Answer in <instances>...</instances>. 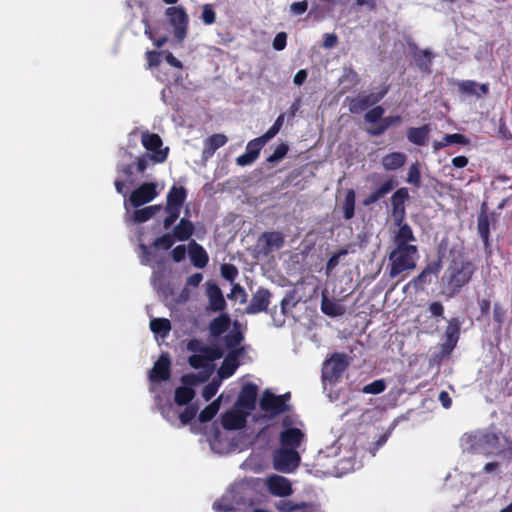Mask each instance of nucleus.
<instances>
[{"instance_id":"nucleus-1","label":"nucleus","mask_w":512,"mask_h":512,"mask_svg":"<svg viewBox=\"0 0 512 512\" xmlns=\"http://www.w3.org/2000/svg\"><path fill=\"white\" fill-rule=\"evenodd\" d=\"M416 241L410 225H402L395 232L392 238L394 247L388 254L390 278L415 269L419 257L418 247L414 244Z\"/></svg>"},{"instance_id":"nucleus-2","label":"nucleus","mask_w":512,"mask_h":512,"mask_svg":"<svg viewBox=\"0 0 512 512\" xmlns=\"http://www.w3.org/2000/svg\"><path fill=\"white\" fill-rule=\"evenodd\" d=\"M475 271L476 266L470 260L462 256L453 258L441 277V294L448 299L457 296L469 284Z\"/></svg>"},{"instance_id":"nucleus-3","label":"nucleus","mask_w":512,"mask_h":512,"mask_svg":"<svg viewBox=\"0 0 512 512\" xmlns=\"http://www.w3.org/2000/svg\"><path fill=\"white\" fill-rule=\"evenodd\" d=\"M186 349L192 354L188 358L189 365L194 369L205 368L210 362L223 357V350L216 345H203L199 339H191L186 344Z\"/></svg>"},{"instance_id":"nucleus-4","label":"nucleus","mask_w":512,"mask_h":512,"mask_svg":"<svg viewBox=\"0 0 512 512\" xmlns=\"http://www.w3.org/2000/svg\"><path fill=\"white\" fill-rule=\"evenodd\" d=\"M167 21L173 28L174 37L177 42H182L188 31L189 18L182 6H171L165 11Z\"/></svg>"},{"instance_id":"nucleus-5","label":"nucleus","mask_w":512,"mask_h":512,"mask_svg":"<svg viewBox=\"0 0 512 512\" xmlns=\"http://www.w3.org/2000/svg\"><path fill=\"white\" fill-rule=\"evenodd\" d=\"M349 363L344 353L335 352L326 359L322 367V378L329 383H336L347 369Z\"/></svg>"},{"instance_id":"nucleus-6","label":"nucleus","mask_w":512,"mask_h":512,"mask_svg":"<svg viewBox=\"0 0 512 512\" xmlns=\"http://www.w3.org/2000/svg\"><path fill=\"white\" fill-rule=\"evenodd\" d=\"M301 461V457L296 449L280 447L273 457L274 468L277 471L291 473L295 471Z\"/></svg>"},{"instance_id":"nucleus-7","label":"nucleus","mask_w":512,"mask_h":512,"mask_svg":"<svg viewBox=\"0 0 512 512\" xmlns=\"http://www.w3.org/2000/svg\"><path fill=\"white\" fill-rule=\"evenodd\" d=\"M409 199V191L406 187L397 189L391 196L392 217L395 225L401 228L402 225H409L405 222L406 207L405 202Z\"/></svg>"},{"instance_id":"nucleus-8","label":"nucleus","mask_w":512,"mask_h":512,"mask_svg":"<svg viewBox=\"0 0 512 512\" xmlns=\"http://www.w3.org/2000/svg\"><path fill=\"white\" fill-rule=\"evenodd\" d=\"M441 269V259L428 263L416 277H414L410 282L406 284L404 290L410 287H412L415 291L423 290L426 284L431 283V276H437Z\"/></svg>"},{"instance_id":"nucleus-9","label":"nucleus","mask_w":512,"mask_h":512,"mask_svg":"<svg viewBox=\"0 0 512 512\" xmlns=\"http://www.w3.org/2000/svg\"><path fill=\"white\" fill-rule=\"evenodd\" d=\"M158 196L157 184L154 182H144L129 196V203L138 208L153 201Z\"/></svg>"},{"instance_id":"nucleus-10","label":"nucleus","mask_w":512,"mask_h":512,"mask_svg":"<svg viewBox=\"0 0 512 512\" xmlns=\"http://www.w3.org/2000/svg\"><path fill=\"white\" fill-rule=\"evenodd\" d=\"M257 394L258 387L254 383L245 384L238 394L235 408L248 411V414H250L256 407Z\"/></svg>"},{"instance_id":"nucleus-11","label":"nucleus","mask_w":512,"mask_h":512,"mask_svg":"<svg viewBox=\"0 0 512 512\" xmlns=\"http://www.w3.org/2000/svg\"><path fill=\"white\" fill-rule=\"evenodd\" d=\"M281 398L266 390L260 399V408L271 416L284 413L290 409V406L287 403H283Z\"/></svg>"},{"instance_id":"nucleus-12","label":"nucleus","mask_w":512,"mask_h":512,"mask_svg":"<svg viewBox=\"0 0 512 512\" xmlns=\"http://www.w3.org/2000/svg\"><path fill=\"white\" fill-rule=\"evenodd\" d=\"M141 142L145 149L154 153L153 160L159 163L166 160L168 149L161 150L163 141L158 134L146 131L142 133Z\"/></svg>"},{"instance_id":"nucleus-13","label":"nucleus","mask_w":512,"mask_h":512,"mask_svg":"<svg viewBox=\"0 0 512 512\" xmlns=\"http://www.w3.org/2000/svg\"><path fill=\"white\" fill-rule=\"evenodd\" d=\"M386 93L387 89H383L377 93H370L368 95L352 98L349 102V111L353 114H358L380 102Z\"/></svg>"},{"instance_id":"nucleus-14","label":"nucleus","mask_w":512,"mask_h":512,"mask_svg":"<svg viewBox=\"0 0 512 512\" xmlns=\"http://www.w3.org/2000/svg\"><path fill=\"white\" fill-rule=\"evenodd\" d=\"M268 142L263 135L254 138L247 143L246 151L236 158L239 166H247L252 164L259 156L261 149Z\"/></svg>"},{"instance_id":"nucleus-15","label":"nucleus","mask_w":512,"mask_h":512,"mask_svg":"<svg viewBox=\"0 0 512 512\" xmlns=\"http://www.w3.org/2000/svg\"><path fill=\"white\" fill-rule=\"evenodd\" d=\"M271 293L268 289L260 287L253 295L250 303L245 308L249 315L267 311L270 304Z\"/></svg>"},{"instance_id":"nucleus-16","label":"nucleus","mask_w":512,"mask_h":512,"mask_svg":"<svg viewBox=\"0 0 512 512\" xmlns=\"http://www.w3.org/2000/svg\"><path fill=\"white\" fill-rule=\"evenodd\" d=\"M171 360L167 353L160 355L150 371V380L153 382L167 381L171 376Z\"/></svg>"},{"instance_id":"nucleus-17","label":"nucleus","mask_w":512,"mask_h":512,"mask_svg":"<svg viewBox=\"0 0 512 512\" xmlns=\"http://www.w3.org/2000/svg\"><path fill=\"white\" fill-rule=\"evenodd\" d=\"M305 439L304 432L299 428L283 429L279 434V442L283 448H299Z\"/></svg>"},{"instance_id":"nucleus-18","label":"nucleus","mask_w":512,"mask_h":512,"mask_svg":"<svg viewBox=\"0 0 512 512\" xmlns=\"http://www.w3.org/2000/svg\"><path fill=\"white\" fill-rule=\"evenodd\" d=\"M267 486L269 492L278 497H286L292 494L291 482L280 475H272L268 478Z\"/></svg>"},{"instance_id":"nucleus-19","label":"nucleus","mask_w":512,"mask_h":512,"mask_svg":"<svg viewBox=\"0 0 512 512\" xmlns=\"http://www.w3.org/2000/svg\"><path fill=\"white\" fill-rule=\"evenodd\" d=\"M242 353L243 348H236L228 352L218 370L220 378L226 379L235 373L239 366L238 358Z\"/></svg>"},{"instance_id":"nucleus-20","label":"nucleus","mask_w":512,"mask_h":512,"mask_svg":"<svg viewBox=\"0 0 512 512\" xmlns=\"http://www.w3.org/2000/svg\"><path fill=\"white\" fill-rule=\"evenodd\" d=\"M460 326L461 322L457 317L448 320L445 330V342L442 345L444 352L449 353L456 347L460 337Z\"/></svg>"},{"instance_id":"nucleus-21","label":"nucleus","mask_w":512,"mask_h":512,"mask_svg":"<svg viewBox=\"0 0 512 512\" xmlns=\"http://www.w3.org/2000/svg\"><path fill=\"white\" fill-rule=\"evenodd\" d=\"M249 416L248 411L236 409L235 411L226 412L222 416V425L227 430L241 429L246 424V419Z\"/></svg>"},{"instance_id":"nucleus-22","label":"nucleus","mask_w":512,"mask_h":512,"mask_svg":"<svg viewBox=\"0 0 512 512\" xmlns=\"http://www.w3.org/2000/svg\"><path fill=\"white\" fill-rule=\"evenodd\" d=\"M398 186V181L394 177H389L386 179L377 189L372 191L362 202L364 206H370L385 195L390 193L395 187Z\"/></svg>"},{"instance_id":"nucleus-23","label":"nucleus","mask_w":512,"mask_h":512,"mask_svg":"<svg viewBox=\"0 0 512 512\" xmlns=\"http://www.w3.org/2000/svg\"><path fill=\"white\" fill-rule=\"evenodd\" d=\"M228 142L226 135L215 133L206 138L203 142L202 158L208 160L211 158L217 149L223 147Z\"/></svg>"},{"instance_id":"nucleus-24","label":"nucleus","mask_w":512,"mask_h":512,"mask_svg":"<svg viewBox=\"0 0 512 512\" xmlns=\"http://www.w3.org/2000/svg\"><path fill=\"white\" fill-rule=\"evenodd\" d=\"M209 309L213 312H221L226 308V301L220 287L217 284H209L207 287Z\"/></svg>"},{"instance_id":"nucleus-25","label":"nucleus","mask_w":512,"mask_h":512,"mask_svg":"<svg viewBox=\"0 0 512 512\" xmlns=\"http://www.w3.org/2000/svg\"><path fill=\"white\" fill-rule=\"evenodd\" d=\"M191 262L196 268L202 269L207 266L209 257L206 250L196 241H191L188 245Z\"/></svg>"},{"instance_id":"nucleus-26","label":"nucleus","mask_w":512,"mask_h":512,"mask_svg":"<svg viewBox=\"0 0 512 512\" xmlns=\"http://www.w3.org/2000/svg\"><path fill=\"white\" fill-rule=\"evenodd\" d=\"M195 227L191 220L183 217L173 228L172 234L177 241L184 242L191 238L194 234Z\"/></svg>"},{"instance_id":"nucleus-27","label":"nucleus","mask_w":512,"mask_h":512,"mask_svg":"<svg viewBox=\"0 0 512 512\" xmlns=\"http://www.w3.org/2000/svg\"><path fill=\"white\" fill-rule=\"evenodd\" d=\"M259 241L264 242V250L266 253L282 248L285 243L283 234L278 231L262 233Z\"/></svg>"},{"instance_id":"nucleus-28","label":"nucleus","mask_w":512,"mask_h":512,"mask_svg":"<svg viewBox=\"0 0 512 512\" xmlns=\"http://www.w3.org/2000/svg\"><path fill=\"white\" fill-rule=\"evenodd\" d=\"M406 161V154L397 151L384 155L381 159V164L385 171H395L403 167Z\"/></svg>"},{"instance_id":"nucleus-29","label":"nucleus","mask_w":512,"mask_h":512,"mask_svg":"<svg viewBox=\"0 0 512 512\" xmlns=\"http://www.w3.org/2000/svg\"><path fill=\"white\" fill-rule=\"evenodd\" d=\"M187 198V191L183 186L173 185L166 196V205L181 209Z\"/></svg>"},{"instance_id":"nucleus-30","label":"nucleus","mask_w":512,"mask_h":512,"mask_svg":"<svg viewBox=\"0 0 512 512\" xmlns=\"http://www.w3.org/2000/svg\"><path fill=\"white\" fill-rule=\"evenodd\" d=\"M430 133V126L424 124L420 127H411L407 130V139L417 146L426 145Z\"/></svg>"},{"instance_id":"nucleus-31","label":"nucleus","mask_w":512,"mask_h":512,"mask_svg":"<svg viewBox=\"0 0 512 512\" xmlns=\"http://www.w3.org/2000/svg\"><path fill=\"white\" fill-rule=\"evenodd\" d=\"M477 230L485 250L490 249V220L486 211L482 210L477 219Z\"/></svg>"},{"instance_id":"nucleus-32","label":"nucleus","mask_w":512,"mask_h":512,"mask_svg":"<svg viewBox=\"0 0 512 512\" xmlns=\"http://www.w3.org/2000/svg\"><path fill=\"white\" fill-rule=\"evenodd\" d=\"M458 89L461 93L466 95H475V96H483L487 95L489 92V85L478 84L473 80H464L458 84Z\"/></svg>"},{"instance_id":"nucleus-33","label":"nucleus","mask_w":512,"mask_h":512,"mask_svg":"<svg viewBox=\"0 0 512 512\" xmlns=\"http://www.w3.org/2000/svg\"><path fill=\"white\" fill-rule=\"evenodd\" d=\"M231 319L228 314L222 313L209 324V331L213 337H219L230 327Z\"/></svg>"},{"instance_id":"nucleus-34","label":"nucleus","mask_w":512,"mask_h":512,"mask_svg":"<svg viewBox=\"0 0 512 512\" xmlns=\"http://www.w3.org/2000/svg\"><path fill=\"white\" fill-rule=\"evenodd\" d=\"M321 311L327 316L338 317L344 314L345 309L341 304L337 303L333 299H329L328 296L323 293L321 299Z\"/></svg>"},{"instance_id":"nucleus-35","label":"nucleus","mask_w":512,"mask_h":512,"mask_svg":"<svg viewBox=\"0 0 512 512\" xmlns=\"http://www.w3.org/2000/svg\"><path fill=\"white\" fill-rule=\"evenodd\" d=\"M162 209L160 204L147 206L134 210L131 219L134 223L141 224L150 220L157 212Z\"/></svg>"},{"instance_id":"nucleus-36","label":"nucleus","mask_w":512,"mask_h":512,"mask_svg":"<svg viewBox=\"0 0 512 512\" xmlns=\"http://www.w3.org/2000/svg\"><path fill=\"white\" fill-rule=\"evenodd\" d=\"M478 443L489 452L499 450L500 433L486 431L479 436Z\"/></svg>"},{"instance_id":"nucleus-37","label":"nucleus","mask_w":512,"mask_h":512,"mask_svg":"<svg viewBox=\"0 0 512 512\" xmlns=\"http://www.w3.org/2000/svg\"><path fill=\"white\" fill-rule=\"evenodd\" d=\"M432 58V53L428 50H417L413 53L416 66L424 73H431Z\"/></svg>"},{"instance_id":"nucleus-38","label":"nucleus","mask_w":512,"mask_h":512,"mask_svg":"<svg viewBox=\"0 0 512 512\" xmlns=\"http://www.w3.org/2000/svg\"><path fill=\"white\" fill-rule=\"evenodd\" d=\"M402 122V117L400 115H391L387 117H382L380 123L371 129H368V133L371 136H380L382 135L389 127L399 124Z\"/></svg>"},{"instance_id":"nucleus-39","label":"nucleus","mask_w":512,"mask_h":512,"mask_svg":"<svg viewBox=\"0 0 512 512\" xmlns=\"http://www.w3.org/2000/svg\"><path fill=\"white\" fill-rule=\"evenodd\" d=\"M195 397V391L188 386H179L174 392V401L178 406L188 405Z\"/></svg>"},{"instance_id":"nucleus-40","label":"nucleus","mask_w":512,"mask_h":512,"mask_svg":"<svg viewBox=\"0 0 512 512\" xmlns=\"http://www.w3.org/2000/svg\"><path fill=\"white\" fill-rule=\"evenodd\" d=\"M150 329L153 333L165 338L171 331V323L166 318H154L150 321Z\"/></svg>"},{"instance_id":"nucleus-41","label":"nucleus","mask_w":512,"mask_h":512,"mask_svg":"<svg viewBox=\"0 0 512 512\" xmlns=\"http://www.w3.org/2000/svg\"><path fill=\"white\" fill-rule=\"evenodd\" d=\"M344 218L350 220L355 214V192L350 189L347 191L343 203Z\"/></svg>"},{"instance_id":"nucleus-42","label":"nucleus","mask_w":512,"mask_h":512,"mask_svg":"<svg viewBox=\"0 0 512 512\" xmlns=\"http://www.w3.org/2000/svg\"><path fill=\"white\" fill-rule=\"evenodd\" d=\"M219 410L218 401H214L207 405L201 412L199 413L198 419L201 423H206L211 421Z\"/></svg>"},{"instance_id":"nucleus-43","label":"nucleus","mask_w":512,"mask_h":512,"mask_svg":"<svg viewBox=\"0 0 512 512\" xmlns=\"http://www.w3.org/2000/svg\"><path fill=\"white\" fill-rule=\"evenodd\" d=\"M163 209L167 216L164 218L162 224H163V228L168 230L178 220L180 213H181V209L169 207V206H164Z\"/></svg>"},{"instance_id":"nucleus-44","label":"nucleus","mask_w":512,"mask_h":512,"mask_svg":"<svg viewBox=\"0 0 512 512\" xmlns=\"http://www.w3.org/2000/svg\"><path fill=\"white\" fill-rule=\"evenodd\" d=\"M506 316L507 309L500 302H495L493 305V321L499 330L502 329Z\"/></svg>"},{"instance_id":"nucleus-45","label":"nucleus","mask_w":512,"mask_h":512,"mask_svg":"<svg viewBox=\"0 0 512 512\" xmlns=\"http://www.w3.org/2000/svg\"><path fill=\"white\" fill-rule=\"evenodd\" d=\"M384 108L382 106L376 105L373 106L370 110H368L365 115L364 119L367 123L370 124H379L383 115H384Z\"/></svg>"},{"instance_id":"nucleus-46","label":"nucleus","mask_w":512,"mask_h":512,"mask_svg":"<svg viewBox=\"0 0 512 512\" xmlns=\"http://www.w3.org/2000/svg\"><path fill=\"white\" fill-rule=\"evenodd\" d=\"M176 239L173 234L165 233L160 237H157L153 246L157 249L169 250L175 243Z\"/></svg>"},{"instance_id":"nucleus-47","label":"nucleus","mask_w":512,"mask_h":512,"mask_svg":"<svg viewBox=\"0 0 512 512\" xmlns=\"http://www.w3.org/2000/svg\"><path fill=\"white\" fill-rule=\"evenodd\" d=\"M386 389V382L384 379L375 380L362 388V392L365 394L377 395Z\"/></svg>"},{"instance_id":"nucleus-48","label":"nucleus","mask_w":512,"mask_h":512,"mask_svg":"<svg viewBox=\"0 0 512 512\" xmlns=\"http://www.w3.org/2000/svg\"><path fill=\"white\" fill-rule=\"evenodd\" d=\"M406 181L409 184L414 185L415 187H420L421 185V172L419 168V163L415 162L411 164L408 170V175Z\"/></svg>"},{"instance_id":"nucleus-49","label":"nucleus","mask_w":512,"mask_h":512,"mask_svg":"<svg viewBox=\"0 0 512 512\" xmlns=\"http://www.w3.org/2000/svg\"><path fill=\"white\" fill-rule=\"evenodd\" d=\"M285 115L282 113L276 118L274 124L263 134L264 138L269 141L279 133L284 124Z\"/></svg>"},{"instance_id":"nucleus-50","label":"nucleus","mask_w":512,"mask_h":512,"mask_svg":"<svg viewBox=\"0 0 512 512\" xmlns=\"http://www.w3.org/2000/svg\"><path fill=\"white\" fill-rule=\"evenodd\" d=\"M359 81H360L359 75L353 68H351V67L344 68L343 74L341 77L342 83H348L350 87H355L356 85H358Z\"/></svg>"},{"instance_id":"nucleus-51","label":"nucleus","mask_w":512,"mask_h":512,"mask_svg":"<svg viewBox=\"0 0 512 512\" xmlns=\"http://www.w3.org/2000/svg\"><path fill=\"white\" fill-rule=\"evenodd\" d=\"M244 339L243 334L240 331H233L228 333L224 337L225 345L228 348H236Z\"/></svg>"},{"instance_id":"nucleus-52","label":"nucleus","mask_w":512,"mask_h":512,"mask_svg":"<svg viewBox=\"0 0 512 512\" xmlns=\"http://www.w3.org/2000/svg\"><path fill=\"white\" fill-rule=\"evenodd\" d=\"M220 271H221V276L230 282H233L236 279V277L238 276V269L233 264H227V263L222 264Z\"/></svg>"},{"instance_id":"nucleus-53","label":"nucleus","mask_w":512,"mask_h":512,"mask_svg":"<svg viewBox=\"0 0 512 512\" xmlns=\"http://www.w3.org/2000/svg\"><path fill=\"white\" fill-rule=\"evenodd\" d=\"M288 150H289V147L287 144H285V143L279 144L275 148L274 152L267 158V162L275 163V162L280 161L281 159H283L286 156Z\"/></svg>"},{"instance_id":"nucleus-54","label":"nucleus","mask_w":512,"mask_h":512,"mask_svg":"<svg viewBox=\"0 0 512 512\" xmlns=\"http://www.w3.org/2000/svg\"><path fill=\"white\" fill-rule=\"evenodd\" d=\"M201 19L206 25H211L216 21V13L211 4H205L202 7Z\"/></svg>"},{"instance_id":"nucleus-55","label":"nucleus","mask_w":512,"mask_h":512,"mask_svg":"<svg viewBox=\"0 0 512 512\" xmlns=\"http://www.w3.org/2000/svg\"><path fill=\"white\" fill-rule=\"evenodd\" d=\"M219 386H220V382L219 381H216V380L211 381L206 386H204V388L202 390V397L206 401H209L210 399H212L216 395V393H217V391L219 389Z\"/></svg>"},{"instance_id":"nucleus-56","label":"nucleus","mask_w":512,"mask_h":512,"mask_svg":"<svg viewBox=\"0 0 512 512\" xmlns=\"http://www.w3.org/2000/svg\"><path fill=\"white\" fill-rule=\"evenodd\" d=\"M445 141L448 145L459 144L465 146L470 143V139L460 133L446 134Z\"/></svg>"},{"instance_id":"nucleus-57","label":"nucleus","mask_w":512,"mask_h":512,"mask_svg":"<svg viewBox=\"0 0 512 512\" xmlns=\"http://www.w3.org/2000/svg\"><path fill=\"white\" fill-rule=\"evenodd\" d=\"M197 408L193 405L187 406L179 415L180 421L183 425L189 424L196 416Z\"/></svg>"},{"instance_id":"nucleus-58","label":"nucleus","mask_w":512,"mask_h":512,"mask_svg":"<svg viewBox=\"0 0 512 512\" xmlns=\"http://www.w3.org/2000/svg\"><path fill=\"white\" fill-rule=\"evenodd\" d=\"M287 45V34L286 32H279L274 37L272 46L275 50L281 51L283 50Z\"/></svg>"},{"instance_id":"nucleus-59","label":"nucleus","mask_w":512,"mask_h":512,"mask_svg":"<svg viewBox=\"0 0 512 512\" xmlns=\"http://www.w3.org/2000/svg\"><path fill=\"white\" fill-rule=\"evenodd\" d=\"M347 254V250L341 249L337 253L333 254L327 261L326 264V270L327 272L332 271L338 264H339V258L342 255Z\"/></svg>"},{"instance_id":"nucleus-60","label":"nucleus","mask_w":512,"mask_h":512,"mask_svg":"<svg viewBox=\"0 0 512 512\" xmlns=\"http://www.w3.org/2000/svg\"><path fill=\"white\" fill-rule=\"evenodd\" d=\"M308 9V2L306 0L294 2L290 5V12L293 15H302Z\"/></svg>"},{"instance_id":"nucleus-61","label":"nucleus","mask_w":512,"mask_h":512,"mask_svg":"<svg viewBox=\"0 0 512 512\" xmlns=\"http://www.w3.org/2000/svg\"><path fill=\"white\" fill-rule=\"evenodd\" d=\"M208 374L200 378L196 374H187L181 378L182 383L185 385H196L199 381L205 382L208 379Z\"/></svg>"},{"instance_id":"nucleus-62","label":"nucleus","mask_w":512,"mask_h":512,"mask_svg":"<svg viewBox=\"0 0 512 512\" xmlns=\"http://www.w3.org/2000/svg\"><path fill=\"white\" fill-rule=\"evenodd\" d=\"M338 43V36L335 33H326L324 34V39L322 46L325 49H332Z\"/></svg>"},{"instance_id":"nucleus-63","label":"nucleus","mask_w":512,"mask_h":512,"mask_svg":"<svg viewBox=\"0 0 512 512\" xmlns=\"http://www.w3.org/2000/svg\"><path fill=\"white\" fill-rule=\"evenodd\" d=\"M153 159V156L150 157L149 155H143L141 157L137 158L136 161V170L138 173H144L149 165V161Z\"/></svg>"},{"instance_id":"nucleus-64","label":"nucleus","mask_w":512,"mask_h":512,"mask_svg":"<svg viewBox=\"0 0 512 512\" xmlns=\"http://www.w3.org/2000/svg\"><path fill=\"white\" fill-rule=\"evenodd\" d=\"M139 249L141 250V255H140L141 264H143V265L149 264V262L151 261V257H152L149 247L147 245H145L144 243H140Z\"/></svg>"}]
</instances>
